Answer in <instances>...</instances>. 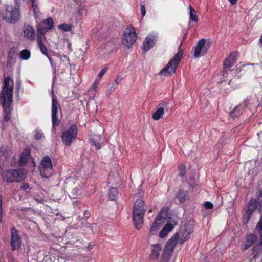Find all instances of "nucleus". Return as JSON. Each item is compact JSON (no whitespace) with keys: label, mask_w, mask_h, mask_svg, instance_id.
<instances>
[{"label":"nucleus","mask_w":262,"mask_h":262,"mask_svg":"<svg viewBox=\"0 0 262 262\" xmlns=\"http://www.w3.org/2000/svg\"><path fill=\"white\" fill-rule=\"evenodd\" d=\"M191 232L188 230H183L181 233V237L178 232L176 233L166 243L162 250L161 258L164 262H168L172 255L174 249L179 242V244L182 245L185 242L188 241L190 237Z\"/></svg>","instance_id":"2"},{"label":"nucleus","mask_w":262,"mask_h":262,"mask_svg":"<svg viewBox=\"0 0 262 262\" xmlns=\"http://www.w3.org/2000/svg\"><path fill=\"white\" fill-rule=\"evenodd\" d=\"M39 171L41 176L45 178H49L52 175L53 165L50 157L46 156L42 158L39 165Z\"/></svg>","instance_id":"8"},{"label":"nucleus","mask_w":262,"mask_h":262,"mask_svg":"<svg viewBox=\"0 0 262 262\" xmlns=\"http://www.w3.org/2000/svg\"><path fill=\"white\" fill-rule=\"evenodd\" d=\"M29 187V185L26 184H24L21 186V188L23 189H27V188H28Z\"/></svg>","instance_id":"48"},{"label":"nucleus","mask_w":262,"mask_h":262,"mask_svg":"<svg viewBox=\"0 0 262 262\" xmlns=\"http://www.w3.org/2000/svg\"><path fill=\"white\" fill-rule=\"evenodd\" d=\"M75 246L77 244H78V245H82V246H83L84 245V242L82 241V242H81V241H80L79 240H77L76 242H75Z\"/></svg>","instance_id":"46"},{"label":"nucleus","mask_w":262,"mask_h":262,"mask_svg":"<svg viewBox=\"0 0 262 262\" xmlns=\"http://www.w3.org/2000/svg\"><path fill=\"white\" fill-rule=\"evenodd\" d=\"M107 70V67H104V68H103L99 73V77L100 78H101L104 75V74L105 73Z\"/></svg>","instance_id":"42"},{"label":"nucleus","mask_w":262,"mask_h":262,"mask_svg":"<svg viewBox=\"0 0 262 262\" xmlns=\"http://www.w3.org/2000/svg\"><path fill=\"white\" fill-rule=\"evenodd\" d=\"M259 41L261 43H262V36H261L260 39H259Z\"/></svg>","instance_id":"50"},{"label":"nucleus","mask_w":262,"mask_h":262,"mask_svg":"<svg viewBox=\"0 0 262 262\" xmlns=\"http://www.w3.org/2000/svg\"><path fill=\"white\" fill-rule=\"evenodd\" d=\"M136 33L132 27H127L124 34L123 43L128 48H130L136 40Z\"/></svg>","instance_id":"9"},{"label":"nucleus","mask_w":262,"mask_h":262,"mask_svg":"<svg viewBox=\"0 0 262 262\" xmlns=\"http://www.w3.org/2000/svg\"><path fill=\"white\" fill-rule=\"evenodd\" d=\"M43 135V134L42 133V132L41 131H40L38 129H36L35 135H34V137L36 139L39 140L42 137Z\"/></svg>","instance_id":"36"},{"label":"nucleus","mask_w":262,"mask_h":262,"mask_svg":"<svg viewBox=\"0 0 262 262\" xmlns=\"http://www.w3.org/2000/svg\"><path fill=\"white\" fill-rule=\"evenodd\" d=\"M155 42L153 37H147L143 45V49L146 52L155 45Z\"/></svg>","instance_id":"25"},{"label":"nucleus","mask_w":262,"mask_h":262,"mask_svg":"<svg viewBox=\"0 0 262 262\" xmlns=\"http://www.w3.org/2000/svg\"><path fill=\"white\" fill-rule=\"evenodd\" d=\"M260 236V242L255 244L252 249L253 258H256L258 255L262 253V230H259Z\"/></svg>","instance_id":"22"},{"label":"nucleus","mask_w":262,"mask_h":262,"mask_svg":"<svg viewBox=\"0 0 262 262\" xmlns=\"http://www.w3.org/2000/svg\"><path fill=\"white\" fill-rule=\"evenodd\" d=\"M258 210H259V212H260V211H261V209H260V208H259V209H258Z\"/></svg>","instance_id":"54"},{"label":"nucleus","mask_w":262,"mask_h":262,"mask_svg":"<svg viewBox=\"0 0 262 262\" xmlns=\"http://www.w3.org/2000/svg\"><path fill=\"white\" fill-rule=\"evenodd\" d=\"M59 28L64 31H69L71 30V26L66 23L60 24L59 26Z\"/></svg>","instance_id":"34"},{"label":"nucleus","mask_w":262,"mask_h":262,"mask_svg":"<svg viewBox=\"0 0 262 262\" xmlns=\"http://www.w3.org/2000/svg\"><path fill=\"white\" fill-rule=\"evenodd\" d=\"M10 245L11 250L13 251L18 250L21 248V238L18 230H11Z\"/></svg>","instance_id":"12"},{"label":"nucleus","mask_w":262,"mask_h":262,"mask_svg":"<svg viewBox=\"0 0 262 262\" xmlns=\"http://www.w3.org/2000/svg\"><path fill=\"white\" fill-rule=\"evenodd\" d=\"M23 33L24 36L30 40H34L35 36V32L32 27L29 24H25L23 27Z\"/></svg>","instance_id":"20"},{"label":"nucleus","mask_w":262,"mask_h":262,"mask_svg":"<svg viewBox=\"0 0 262 262\" xmlns=\"http://www.w3.org/2000/svg\"><path fill=\"white\" fill-rule=\"evenodd\" d=\"M171 231V230H161L159 233V237L161 238H163L166 237L168 235L169 232Z\"/></svg>","instance_id":"37"},{"label":"nucleus","mask_w":262,"mask_h":262,"mask_svg":"<svg viewBox=\"0 0 262 262\" xmlns=\"http://www.w3.org/2000/svg\"><path fill=\"white\" fill-rule=\"evenodd\" d=\"M20 56L22 59L28 60L30 57V52L28 50H23L20 53Z\"/></svg>","instance_id":"33"},{"label":"nucleus","mask_w":262,"mask_h":262,"mask_svg":"<svg viewBox=\"0 0 262 262\" xmlns=\"http://www.w3.org/2000/svg\"><path fill=\"white\" fill-rule=\"evenodd\" d=\"M234 111H235V110H233L232 112H231V113H233V112H234Z\"/></svg>","instance_id":"55"},{"label":"nucleus","mask_w":262,"mask_h":262,"mask_svg":"<svg viewBox=\"0 0 262 262\" xmlns=\"http://www.w3.org/2000/svg\"><path fill=\"white\" fill-rule=\"evenodd\" d=\"M205 209H212L213 207L212 203L210 202L207 201L204 204Z\"/></svg>","instance_id":"38"},{"label":"nucleus","mask_w":262,"mask_h":262,"mask_svg":"<svg viewBox=\"0 0 262 262\" xmlns=\"http://www.w3.org/2000/svg\"><path fill=\"white\" fill-rule=\"evenodd\" d=\"M4 20L11 24H15L20 19V12L18 9L12 5H7L5 12L2 14Z\"/></svg>","instance_id":"6"},{"label":"nucleus","mask_w":262,"mask_h":262,"mask_svg":"<svg viewBox=\"0 0 262 262\" xmlns=\"http://www.w3.org/2000/svg\"><path fill=\"white\" fill-rule=\"evenodd\" d=\"M189 8L190 10V19L193 21L196 22L198 21V16L196 15L195 10L191 6H189Z\"/></svg>","instance_id":"32"},{"label":"nucleus","mask_w":262,"mask_h":262,"mask_svg":"<svg viewBox=\"0 0 262 262\" xmlns=\"http://www.w3.org/2000/svg\"><path fill=\"white\" fill-rule=\"evenodd\" d=\"M78 133V128L76 125H72L70 128L62 133L61 138L63 143L70 146L76 140Z\"/></svg>","instance_id":"7"},{"label":"nucleus","mask_w":262,"mask_h":262,"mask_svg":"<svg viewBox=\"0 0 262 262\" xmlns=\"http://www.w3.org/2000/svg\"><path fill=\"white\" fill-rule=\"evenodd\" d=\"M58 106V104L57 101L53 97L52 102V122L53 129H55L56 126H58L59 124L60 120L57 117Z\"/></svg>","instance_id":"15"},{"label":"nucleus","mask_w":262,"mask_h":262,"mask_svg":"<svg viewBox=\"0 0 262 262\" xmlns=\"http://www.w3.org/2000/svg\"><path fill=\"white\" fill-rule=\"evenodd\" d=\"M256 229H262V215H261L259 221L257 223Z\"/></svg>","instance_id":"43"},{"label":"nucleus","mask_w":262,"mask_h":262,"mask_svg":"<svg viewBox=\"0 0 262 262\" xmlns=\"http://www.w3.org/2000/svg\"><path fill=\"white\" fill-rule=\"evenodd\" d=\"M149 212H152V210L151 209H150L149 211Z\"/></svg>","instance_id":"53"},{"label":"nucleus","mask_w":262,"mask_h":262,"mask_svg":"<svg viewBox=\"0 0 262 262\" xmlns=\"http://www.w3.org/2000/svg\"><path fill=\"white\" fill-rule=\"evenodd\" d=\"M26 173L23 169H9L2 173L3 180L8 183L19 182L26 178Z\"/></svg>","instance_id":"5"},{"label":"nucleus","mask_w":262,"mask_h":262,"mask_svg":"<svg viewBox=\"0 0 262 262\" xmlns=\"http://www.w3.org/2000/svg\"><path fill=\"white\" fill-rule=\"evenodd\" d=\"M237 56L238 52H233L231 53L229 56L224 60V68H229L232 67L236 62Z\"/></svg>","instance_id":"19"},{"label":"nucleus","mask_w":262,"mask_h":262,"mask_svg":"<svg viewBox=\"0 0 262 262\" xmlns=\"http://www.w3.org/2000/svg\"><path fill=\"white\" fill-rule=\"evenodd\" d=\"M3 217L2 196L0 195V222Z\"/></svg>","instance_id":"39"},{"label":"nucleus","mask_w":262,"mask_h":262,"mask_svg":"<svg viewBox=\"0 0 262 262\" xmlns=\"http://www.w3.org/2000/svg\"><path fill=\"white\" fill-rule=\"evenodd\" d=\"M229 1L232 4L234 5L236 4L237 0H229Z\"/></svg>","instance_id":"49"},{"label":"nucleus","mask_w":262,"mask_h":262,"mask_svg":"<svg viewBox=\"0 0 262 262\" xmlns=\"http://www.w3.org/2000/svg\"><path fill=\"white\" fill-rule=\"evenodd\" d=\"M169 208L163 207L153 222L151 229L161 228L166 222L162 229H173L178 224L179 219L177 217H168Z\"/></svg>","instance_id":"3"},{"label":"nucleus","mask_w":262,"mask_h":262,"mask_svg":"<svg viewBox=\"0 0 262 262\" xmlns=\"http://www.w3.org/2000/svg\"><path fill=\"white\" fill-rule=\"evenodd\" d=\"M209 47V43H206L205 39H202L200 40L195 47L194 56L197 58L200 56H204L207 52Z\"/></svg>","instance_id":"11"},{"label":"nucleus","mask_w":262,"mask_h":262,"mask_svg":"<svg viewBox=\"0 0 262 262\" xmlns=\"http://www.w3.org/2000/svg\"><path fill=\"white\" fill-rule=\"evenodd\" d=\"M141 13L143 17H144L146 14L145 7L144 4H141Z\"/></svg>","instance_id":"41"},{"label":"nucleus","mask_w":262,"mask_h":262,"mask_svg":"<svg viewBox=\"0 0 262 262\" xmlns=\"http://www.w3.org/2000/svg\"><path fill=\"white\" fill-rule=\"evenodd\" d=\"M181 45L178 48V52L174 56L167 65L161 71L160 74L165 76H170L174 74L176 69L179 64L183 52L181 48Z\"/></svg>","instance_id":"4"},{"label":"nucleus","mask_w":262,"mask_h":262,"mask_svg":"<svg viewBox=\"0 0 262 262\" xmlns=\"http://www.w3.org/2000/svg\"><path fill=\"white\" fill-rule=\"evenodd\" d=\"M257 239V236L255 234H247L246 236L245 243L242 245V250L246 251L252 246Z\"/></svg>","instance_id":"18"},{"label":"nucleus","mask_w":262,"mask_h":262,"mask_svg":"<svg viewBox=\"0 0 262 262\" xmlns=\"http://www.w3.org/2000/svg\"><path fill=\"white\" fill-rule=\"evenodd\" d=\"M144 211L141 210L133 209V218L135 227L137 229L142 228V225L143 223V216L145 214Z\"/></svg>","instance_id":"14"},{"label":"nucleus","mask_w":262,"mask_h":262,"mask_svg":"<svg viewBox=\"0 0 262 262\" xmlns=\"http://www.w3.org/2000/svg\"><path fill=\"white\" fill-rule=\"evenodd\" d=\"M187 194L188 192L187 191L180 190L177 194V198L180 202H184L185 201Z\"/></svg>","instance_id":"31"},{"label":"nucleus","mask_w":262,"mask_h":262,"mask_svg":"<svg viewBox=\"0 0 262 262\" xmlns=\"http://www.w3.org/2000/svg\"><path fill=\"white\" fill-rule=\"evenodd\" d=\"M91 142H92L93 145L95 147L96 150H98V149H100L101 146L99 143H98L97 141H96L94 139H92Z\"/></svg>","instance_id":"40"},{"label":"nucleus","mask_w":262,"mask_h":262,"mask_svg":"<svg viewBox=\"0 0 262 262\" xmlns=\"http://www.w3.org/2000/svg\"><path fill=\"white\" fill-rule=\"evenodd\" d=\"M96 245V243L95 242H91L85 244L83 246L82 245H78L77 244L76 247H78L79 249L85 250L86 251H90Z\"/></svg>","instance_id":"29"},{"label":"nucleus","mask_w":262,"mask_h":262,"mask_svg":"<svg viewBox=\"0 0 262 262\" xmlns=\"http://www.w3.org/2000/svg\"><path fill=\"white\" fill-rule=\"evenodd\" d=\"M20 86V82H19L18 83V86Z\"/></svg>","instance_id":"51"},{"label":"nucleus","mask_w":262,"mask_h":262,"mask_svg":"<svg viewBox=\"0 0 262 262\" xmlns=\"http://www.w3.org/2000/svg\"><path fill=\"white\" fill-rule=\"evenodd\" d=\"M136 208L137 210H141V211H146L145 204L142 199H138L135 201L133 209H136Z\"/></svg>","instance_id":"28"},{"label":"nucleus","mask_w":262,"mask_h":262,"mask_svg":"<svg viewBox=\"0 0 262 262\" xmlns=\"http://www.w3.org/2000/svg\"><path fill=\"white\" fill-rule=\"evenodd\" d=\"M179 175L181 177H184L186 173V167L184 165H180L179 166Z\"/></svg>","instance_id":"35"},{"label":"nucleus","mask_w":262,"mask_h":262,"mask_svg":"<svg viewBox=\"0 0 262 262\" xmlns=\"http://www.w3.org/2000/svg\"><path fill=\"white\" fill-rule=\"evenodd\" d=\"M168 103L166 101H163L159 103L158 108L152 115V118L154 120H159L162 118L164 113V109L165 108L166 111H168Z\"/></svg>","instance_id":"16"},{"label":"nucleus","mask_w":262,"mask_h":262,"mask_svg":"<svg viewBox=\"0 0 262 262\" xmlns=\"http://www.w3.org/2000/svg\"><path fill=\"white\" fill-rule=\"evenodd\" d=\"M15 2L16 4L18 3V2H19V0H15Z\"/></svg>","instance_id":"52"},{"label":"nucleus","mask_w":262,"mask_h":262,"mask_svg":"<svg viewBox=\"0 0 262 262\" xmlns=\"http://www.w3.org/2000/svg\"><path fill=\"white\" fill-rule=\"evenodd\" d=\"M45 39L46 38L45 37H41L40 36H37V40L38 45V46H39V48L40 49V51H41L42 53L43 54H44L45 55H46L48 58V59L50 60V62L51 63V64L52 66H53V63H52V59L48 55L47 49L46 47L43 45V43L42 42V39Z\"/></svg>","instance_id":"23"},{"label":"nucleus","mask_w":262,"mask_h":262,"mask_svg":"<svg viewBox=\"0 0 262 262\" xmlns=\"http://www.w3.org/2000/svg\"><path fill=\"white\" fill-rule=\"evenodd\" d=\"M118 190L116 188L112 187L109 191V198L111 200H114L117 198Z\"/></svg>","instance_id":"30"},{"label":"nucleus","mask_w":262,"mask_h":262,"mask_svg":"<svg viewBox=\"0 0 262 262\" xmlns=\"http://www.w3.org/2000/svg\"><path fill=\"white\" fill-rule=\"evenodd\" d=\"M120 182V178L117 172L111 173L108 177V183L112 185H117Z\"/></svg>","instance_id":"26"},{"label":"nucleus","mask_w":262,"mask_h":262,"mask_svg":"<svg viewBox=\"0 0 262 262\" xmlns=\"http://www.w3.org/2000/svg\"><path fill=\"white\" fill-rule=\"evenodd\" d=\"M31 2V8L35 18H39L41 13L39 10V2L38 0H29Z\"/></svg>","instance_id":"24"},{"label":"nucleus","mask_w":262,"mask_h":262,"mask_svg":"<svg viewBox=\"0 0 262 262\" xmlns=\"http://www.w3.org/2000/svg\"><path fill=\"white\" fill-rule=\"evenodd\" d=\"M122 80V78L120 76H118L115 79V82L118 84H119Z\"/></svg>","instance_id":"45"},{"label":"nucleus","mask_w":262,"mask_h":262,"mask_svg":"<svg viewBox=\"0 0 262 262\" xmlns=\"http://www.w3.org/2000/svg\"><path fill=\"white\" fill-rule=\"evenodd\" d=\"M30 158L29 151L28 150H26L24 151L20 158V160L19 161V166L21 167H23L27 164L29 159Z\"/></svg>","instance_id":"27"},{"label":"nucleus","mask_w":262,"mask_h":262,"mask_svg":"<svg viewBox=\"0 0 262 262\" xmlns=\"http://www.w3.org/2000/svg\"><path fill=\"white\" fill-rule=\"evenodd\" d=\"M53 20L52 17H48L38 24L37 26V36L43 37V35L53 27Z\"/></svg>","instance_id":"10"},{"label":"nucleus","mask_w":262,"mask_h":262,"mask_svg":"<svg viewBox=\"0 0 262 262\" xmlns=\"http://www.w3.org/2000/svg\"><path fill=\"white\" fill-rule=\"evenodd\" d=\"M11 149L8 146L0 147V160L5 161L8 160L11 156Z\"/></svg>","instance_id":"21"},{"label":"nucleus","mask_w":262,"mask_h":262,"mask_svg":"<svg viewBox=\"0 0 262 262\" xmlns=\"http://www.w3.org/2000/svg\"><path fill=\"white\" fill-rule=\"evenodd\" d=\"M259 193V194L258 197V201L259 202V203H260V205H261V203H262V188L260 189Z\"/></svg>","instance_id":"44"},{"label":"nucleus","mask_w":262,"mask_h":262,"mask_svg":"<svg viewBox=\"0 0 262 262\" xmlns=\"http://www.w3.org/2000/svg\"><path fill=\"white\" fill-rule=\"evenodd\" d=\"M257 201L254 199H251L249 202V205L247 210L243 217V222L244 224H247L249 221L251 215L257 208Z\"/></svg>","instance_id":"13"},{"label":"nucleus","mask_w":262,"mask_h":262,"mask_svg":"<svg viewBox=\"0 0 262 262\" xmlns=\"http://www.w3.org/2000/svg\"><path fill=\"white\" fill-rule=\"evenodd\" d=\"M84 217L88 219L90 216V213L86 210H85L84 212Z\"/></svg>","instance_id":"47"},{"label":"nucleus","mask_w":262,"mask_h":262,"mask_svg":"<svg viewBox=\"0 0 262 262\" xmlns=\"http://www.w3.org/2000/svg\"><path fill=\"white\" fill-rule=\"evenodd\" d=\"M13 81L10 77L5 78L4 86L0 93V102L4 112V120L8 122L11 117V104L13 99Z\"/></svg>","instance_id":"1"},{"label":"nucleus","mask_w":262,"mask_h":262,"mask_svg":"<svg viewBox=\"0 0 262 262\" xmlns=\"http://www.w3.org/2000/svg\"><path fill=\"white\" fill-rule=\"evenodd\" d=\"M150 253L149 255V259L150 260H157L160 255L162 250V246L159 244H151L150 247Z\"/></svg>","instance_id":"17"}]
</instances>
